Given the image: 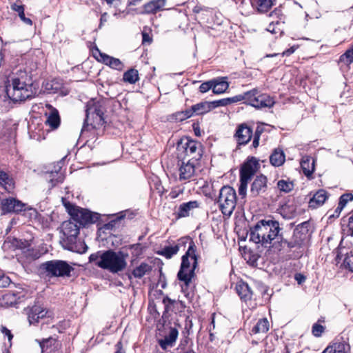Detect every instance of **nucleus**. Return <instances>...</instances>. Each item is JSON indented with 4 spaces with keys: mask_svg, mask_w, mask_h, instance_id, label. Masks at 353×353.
<instances>
[{
    "mask_svg": "<svg viewBox=\"0 0 353 353\" xmlns=\"http://www.w3.org/2000/svg\"><path fill=\"white\" fill-rule=\"evenodd\" d=\"M266 179L267 178H256L252 184V192L258 194L261 191L264 190L267 184Z\"/></svg>",
    "mask_w": 353,
    "mask_h": 353,
    "instance_id": "35",
    "label": "nucleus"
},
{
    "mask_svg": "<svg viewBox=\"0 0 353 353\" xmlns=\"http://www.w3.org/2000/svg\"><path fill=\"white\" fill-rule=\"evenodd\" d=\"M294 279L296 281L297 283L299 285L304 283L306 279L305 276L300 273L296 274L294 276Z\"/></svg>",
    "mask_w": 353,
    "mask_h": 353,
    "instance_id": "59",
    "label": "nucleus"
},
{
    "mask_svg": "<svg viewBox=\"0 0 353 353\" xmlns=\"http://www.w3.org/2000/svg\"><path fill=\"white\" fill-rule=\"evenodd\" d=\"M176 253V246H175V247H167V248H163L160 252V254L161 255L165 256L168 259L171 258Z\"/></svg>",
    "mask_w": 353,
    "mask_h": 353,
    "instance_id": "48",
    "label": "nucleus"
},
{
    "mask_svg": "<svg viewBox=\"0 0 353 353\" xmlns=\"http://www.w3.org/2000/svg\"><path fill=\"white\" fill-rule=\"evenodd\" d=\"M252 134V128L246 123H241L238 126L234 137L238 145H245L250 141Z\"/></svg>",
    "mask_w": 353,
    "mask_h": 353,
    "instance_id": "17",
    "label": "nucleus"
},
{
    "mask_svg": "<svg viewBox=\"0 0 353 353\" xmlns=\"http://www.w3.org/2000/svg\"><path fill=\"white\" fill-rule=\"evenodd\" d=\"M280 26V21H277L276 23L272 22L268 25L266 30L272 34H279V36H281L283 33V31L281 29V28L279 27Z\"/></svg>",
    "mask_w": 353,
    "mask_h": 353,
    "instance_id": "43",
    "label": "nucleus"
},
{
    "mask_svg": "<svg viewBox=\"0 0 353 353\" xmlns=\"http://www.w3.org/2000/svg\"><path fill=\"white\" fill-rule=\"evenodd\" d=\"M115 353H125V352L123 350V346L121 341L118 342L116 345Z\"/></svg>",
    "mask_w": 353,
    "mask_h": 353,
    "instance_id": "63",
    "label": "nucleus"
},
{
    "mask_svg": "<svg viewBox=\"0 0 353 353\" xmlns=\"http://www.w3.org/2000/svg\"><path fill=\"white\" fill-rule=\"evenodd\" d=\"M350 346L343 336L336 338L330 343L322 353H349Z\"/></svg>",
    "mask_w": 353,
    "mask_h": 353,
    "instance_id": "16",
    "label": "nucleus"
},
{
    "mask_svg": "<svg viewBox=\"0 0 353 353\" xmlns=\"http://www.w3.org/2000/svg\"><path fill=\"white\" fill-rule=\"evenodd\" d=\"M11 281L10 278L5 275L3 272L0 271V288H6L8 287Z\"/></svg>",
    "mask_w": 353,
    "mask_h": 353,
    "instance_id": "50",
    "label": "nucleus"
},
{
    "mask_svg": "<svg viewBox=\"0 0 353 353\" xmlns=\"http://www.w3.org/2000/svg\"><path fill=\"white\" fill-rule=\"evenodd\" d=\"M347 234L350 236H353V214L348 219Z\"/></svg>",
    "mask_w": 353,
    "mask_h": 353,
    "instance_id": "54",
    "label": "nucleus"
},
{
    "mask_svg": "<svg viewBox=\"0 0 353 353\" xmlns=\"http://www.w3.org/2000/svg\"><path fill=\"white\" fill-rule=\"evenodd\" d=\"M193 242V241L188 236L182 237L180 239H178V250L180 247L183 246L185 247V245L188 244V248H190V242Z\"/></svg>",
    "mask_w": 353,
    "mask_h": 353,
    "instance_id": "53",
    "label": "nucleus"
},
{
    "mask_svg": "<svg viewBox=\"0 0 353 353\" xmlns=\"http://www.w3.org/2000/svg\"><path fill=\"white\" fill-rule=\"evenodd\" d=\"M0 185L6 191L10 192L14 188V181L13 178H0Z\"/></svg>",
    "mask_w": 353,
    "mask_h": 353,
    "instance_id": "42",
    "label": "nucleus"
},
{
    "mask_svg": "<svg viewBox=\"0 0 353 353\" xmlns=\"http://www.w3.org/2000/svg\"><path fill=\"white\" fill-rule=\"evenodd\" d=\"M339 61L349 65L353 62V46L341 55Z\"/></svg>",
    "mask_w": 353,
    "mask_h": 353,
    "instance_id": "41",
    "label": "nucleus"
},
{
    "mask_svg": "<svg viewBox=\"0 0 353 353\" xmlns=\"http://www.w3.org/2000/svg\"><path fill=\"white\" fill-rule=\"evenodd\" d=\"M80 225L72 219L63 222L61 230L65 238L63 241H66L68 249L73 250L74 244L76 243L77 236L79 233Z\"/></svg>",
    "mask_w": 353,
    "mask_h": 353,
    "instance_id": "9",
    "label": "nucleus"
},
{
    "mask_svg": "<svg viewBox=\"0 0 353 353\" xmlns=\"http://www.w3.org/2000/svg\"><path fill=\"white\" fill-rule=\"evenodd\" d=\"M130 248L132 250V254L136 257H139L143 252V247L140 243L133 244Z\"/></svg>",
    "mask_w": 353,
    "mask_h": 353,
    "instance_id": "47",
    "label": "nucleus"
},
{
    "mask_svg": "<svg viewBox=\"0 0 353 353\" xmlns=\"http://www.w3.org/2000/svg\"><path fill=\"white\" fill-rule=\"evenodd\" d=\"M300 165L305 176H312L315 169V159L310 156H303L300 162Z\"/></svg>",
    "mask_w": 353,
    "mask_h": 353,
    "instance_id": "19",
    "label": "nucleus"
},
{
    "mask_svg": "<svg viewBox=\"0 0 353 353\" xmlns=\"http://www.w3.org/2000/svg\"><path fill=\"white\" fill-rule=\"evenodd\" d=\"M123 79L125 82L134 84L139 80V73L135 69H130L123 74Z\"/></svg>",
    "mask_w": 353,
    "mask_h": 353,
    "instance_id": "36",
    "label": "nucleus"
},
{
    "mask_svg": "<svg viewBox=\"0 0 353 353\" xmlns=\"http://www.w3.org/2000/svg\"><path fill=\"white\" fill-rule=\"evenodd\" d=\"M193 129H194V134H195L196 136H197V137L201 136L200 128H199V127L197 125H196L194 123L193 124Z\"/></svg>",
    "mask_w": 353,
    "mask_h": 353,
    "instance_id": "64",
    "label": "nucleus"
},
{
    "mask_svg": "<svg viewBox=\"0 0 353 353\" xmlns=\"http://www.w3.org/2000/svg\"><path fill=\"white\" fill-rule=\"evenodd\" d=\"M196 246L194 242H190V248H188L185 254L182 256L181 265L178 272V279L184 282L187 286L194 276V271L197 264L196 256Z\"/></svg>",
    "mask_w": 353,
    "mask_h": 353,
    "instance_id": "4",
    "label": "nucleus"
},
{
    "mask_svg": "<svg viewBox=\"0 0 353 353\" xmlns=\"http://www.w3.org/2000/svg\"><path fill=\"white\" fill-rule=\"evenodd\" d=\"M345 265L353 272V253L348 254L344 260Z\"/></svg>",
    "mask_w": 353,
    "mask_h": 353,
    "instance_id": "52",
    "label": "nucleus"
},
{
    "mask_svg": "<svg viewBox=\"0 0 353 353\" xmlns=\"http://www.w3.org/2000/svg\"><path fill=\"white\" fill-rule=\"evenodd\" d=\"M309 223L304 222L299 225L294 231L292 239L288 241L281 232V228L277 221L261 220L249 232L250 240L260 243L268 248L269 253H279L287 249L301 246L310 236Z\"/></svg>",
    "mask_w": 353,
    "mask_h": 353,
    "instance_id": "1",
    "label": "nucleus"
},
{
    "mask_svg": "<svg viewBox=\"0 0 353 353\" xmlns=\"http://www.w3.org/2000/svg\"><path fill=\"white\" fill-rule=\"evenodd\" d=\"M11 9L18 13V14H22L24 11V8L23 5H19L17 3H13L11 6Z\"/></svg>",
    "mask_w": 353,
    "mask_h": 353,
    "instance_id": "55",
    "label": "nucleus"
},
{
    "mask_svg": "<svg viewBox=\"0 0 353 353\" xmlns=\"http://www.w3.org/2000/svg\"><path fill=\"white\" fill-rule=\"evenodd\" d=\"M251 178H241L240 185L239 187V194L244 197L246 194V189L249 179Z\"/></svg>",
    "mask_w": 353,
    "mask_h": 353,
    "instance_id": "45",
    "label": "nucleus"
},
{
    "mask_svg": "<svg viewBox=\"0 0 353 353\" xmlns=\"http://www.w3.org/2000/svg\"><path fill=\"white\" fill-rule=\"evenodd\" d=\"M219 208L224 216H230L236 204V194L234 188L223 186L219 191Z\"/></svg>",
    "mask_w": 353,
    "mask_h": 353,
    "instance_id": "7",
    "label": "nucleus"
},
{
    "mask_svg": "<svg viewBox=\"0 0 353 353\" xmlns=\"http://www.w3.org/2000/svg\"><path fill=\"white\" fill-rule=\"evenodd\" d=\"M194 114L192 110V107L191 106L190 108H188L185 110L178 112V119L180 121H183L191 117Z\"/></svg>",
    "mask_w": 353,
    "mask_h": 353,
    "instance_id": "46",
    "label": "nucleus"
},
{
    "mask_svg": "<svg viewBox=\"0 0 353 353\" xmlns=\"http://www.w3.org/2000/svg\"><path fill=\"white\" fill-rule=\"evenodd\" d=\"M197 142L188 137H183L178 140V160L183 158L185 155L195 153L197 149Z\"/></svg>",
    "mask_w": 353,
    "mask_h": 353,
    "instance_id": "14",
    "label": "nucleus"
},
{
    "mask_svg": "<svg viewBox=\"0 0 353 353\" xmlns=\"http://www.w3.org/2000/svg\"><path fill=\"white\" fill-rule=\"evenodd\" d=\"M270 328L269 321L266 318L259 319L256 324L253 327L252 332L254 334H265Z\"/></svg>",
    "mask_w": 353,
    "mask_h": 353,
    "instance_id": "30",
    "label": "nucleus"
},
{
    "mask_svg": "<svg viewBox=\"0 0 353 353\" xmlns=\"http://www.w3.org/2000/svg\"><path fill=\"white\" fill-rule=\"evenodd\" d=\"M212 88V79L202 83L199 88V91L201 93H205Z\"/></svg>",
    "mask_w": 353,
    "mask_h": 353,
    "instance_id": "49",
    "label": "nucleus"
},
{
    "mask_svg": "<svg viewBox=\"0 0 353 353\" xmlns=\"http://www.w3.org/2000/svg\"><path fill=\"white\" fill-rule=\"evenodd\" d=\"M62 203L71 216L72 219L79 223L80 226L94 223L99 219V214L97 213L74 205L65 199H62Z\"/></svg>",
    "mask_w": 353,
    "mask_h": 353,
    "instance_id": "5",
    "label": "nucleus"
},
{
    "mask_svg": "<svg viewBox=\"0 0 353 353\" xmlns=\"http://www.w3.org/2000/svg\"><path fill=\"white\" fill-rule=\"evenodd\" d=\"M270 17L276 16L280 21L283 19V13L279 8H275L270 14Z\"/></svg>",
    "mask_w": 353,
    "mask_h": 353,
    "instance_id": "56",
    "label": "nucleus"
},
{
    "mask_svg": "<svg viewBox=\"0 0 353 353\" xmlns=\"http://www.w3.org/2000/svg\"><path fill=\"white\" fill-rule=\"evenodd\" d=\"M174 161H175L174 159H170L166 162L167 167L168 169L173 170L174 171L175 170Z\"/></svg>",
    "mask_w": 353,
    "mask_h": 353,
    "instance_id": "62",
    "label": "nucleus"
},
{
    "mask_svg": "<svg viewBox=\"0 0 353 353\" xmlns=\"http://www.w3.org/2000/svg\"><path fill=\"white\" fill-rule=\"evenodd\" d=\"M285 156L281 148H275L270 156V161L274 166H280L284 163Z\"/></svg>",
    "mask_w": 353,
    "mask_h": 353,
    "instance_id": "27",
    "label": "nucleus"
},
{
    "mask_svg": "<svg viewBox=\"0 0 353 353\" xmlns=\"http://www.w3.org/2000/svg\"><path fill=\"white\" fill-rule=\"evenodd\" d=\"M42 353H51L52 350L59 345L58 342L53 338H48L39 342Z\"/></svg>",
    "mask_w": 353,
    "mask_h": 353,
    "instance_id": "29",
    "label": "nucleus"
},
{
    "mask_svg": "<svg viewBox=\"0 0 353 353\" xmlns=\"http://www.w3.org/2000/svg\"><path fill=\"white\" fill-rule=\"evenodd\" d=\"M324 331V327L320 324L315 323L312 326V334L314 336L319 337L321 336Z\"/></svg>",
    "mask_w": 353,
    "mask_h": 353,
    "instance_id": "51",
    "label": "nucleus"
},
{
    "mask_svg": "<svg viewBox=\"0 0 353 353\" xmlns=\"http://www.w3.org/2000/svg\"><path fill=\"white\" fill-rule=\"evenodd\" d=\"M243 97V103L251 105L256 109L272 108L274 103V99L266 93H262L259 89L254 88L241 94Z\"/></svg>",
    "mask_w": 353,
    "mask_h": 353,
    "instance_id": "6",
    "label": "nucleus"
},
{
    "mask_svg": "<svg viewBox=\"0 0 353 353\" xmlns=\"http://www.w3.org/2000/svg\"><path fill=\"white\" fill-rule=\"evenodd\" d=\"M179 176H192L194 172V165L189 161L186 164L183 163V165L179 168Z\"/></svg>",
    "mask_w": 353,
    "mask_h": 353,
    "instance_id": "37",
    "label": "nucleus"
},
{
    "mask_svg": "<svg viewBox=\"0 0 353 353\" xmlns=\"http://www.w3.org/2000/svg\"><path fill=\"white\" fill-rule=\"evenodd\" d=\"M48 276L63 277L69 276L73 268L66 261L61 260H52L42 263L40 266Z\"/></svg>",
    "mask_w": 353,
    "mask_h": 353,
    "instance_id": "8",
    "label": "nucleus"
},
{
    "mask_svg": "<svg viewBox=\"0 0 353 353\" xmlns=\"http://www.w3.org/2000/svg\"><path fill=\"white\" fill-rule=\"evenodd\" d=\"M229 88V83L225 80V78L212 79V92L215 94H223Z\"/></svg>",
    "mask_w": 353,
    "mask_h": 353,
    "instance_id": "24",
    "label": "nucleus"
},
{
    "mask_svg": "<svg viewBox=\"0 0 353 353\" xmlns=\"http://www.w3.org/2000/svg\"><path fill=\"white\" fill-rule=\"evenodd\" d=\"M310 196L308 208L311 210H315L323 205L325 201L329 199L330 194L324 189H319L311 192Z\"/></svg>",
    "mask_w": 353,
    "mask_h": 353,
    "instance_id": "13",
    "label": "nucleus"
},
{
    "mask_svg": "<svg viewBox=\"0 0 353 353\" xmlns=\"http://www.w3.org/2000/svg\"><path fill=\"white\" fill-rule=\"evenodd\" d=\"M176 339V329L173 328L171 330L169 336H165V339L159 341V345L163 349L165 350L168 347L173 346L175 343Z\"/></svg>",
    "mask_w": 353,
    "mask_h": 353,
    "instance_id": "32",
    "label": "nucleus"
},
{
    "mask_svg": "<svg viewBox=\"0 0 353 353\" xmlns=\"http://www.w3.org/2000/svg\"><path fill=\"white\" fill-rule=\"evenodd\" d=\"M194 12L196 14V18L198 19L203 21L205 20V15L208 16L212 14V11L210 9H203L198 6L194 8Z\"/></svg>",
    "mask_w": 353,
    "mask_h": 353,
    "instance_id": "44",
    "label": "nucleus"
},
{
    "mask_svg": "<svg viewBox=\"0 0 353 353\" xmlns=\"http://www.w3.org/2000/svg\"><path fill=\"white\" fill-rule=\"evenodd\" d=\"M236 293L240 296L241 299L247 301L250 300L252 296V291L248 285V283L241 281L236 283L235 287Z\"/></svg>",
    "mask_w": 353,
    "mask_h": 353,
    "instance_id": "22",
    "label": "nucleus"
},
{
    "mask_svg": "<svg viewBox=\"0 0 353 353\" xmlns=\"http://www.w3.org/2000/svg\"><path fill=\"white\" fill-rule=\"evenodd\" d=\"M26 210H28V214L31 219H38L39 214L35 209L32 208H26Z\"/></svg>",
    "mask_w": 353,
    "mask_h": 353,
    "instance_id": "57",
    "label": "nucleus"
},
{
    "mask_svg": "<svg viewBox=\"0 0 353 353\" xmlns=\"http://www.w3.org/2000/svg\"><path fill=\"white\" fill-rule=\"evenodd\" d=\"M353 200V194L352 193H346L342 194L339 198V201L337 208L335 209L334 212L331 214L330 211L328 212L329 218H337L339 216L341 211L345 207L347 203Z\"/></svg>",
    "mask_w": 353,
    "mask_h": 353,
    "instance_id": "21",
    "label": "nucleus"
},
{
    "mask_svg": "<svg viewBox=\"0 0 353 353\" xmlns=\"http://www.w3.org/2000/svg\"><path fill=\"white\" fill-rule=\"evenodd\" d=\"M6 93L13 102L31 98L35 93L31 73L23 67L17 68L8 80Z\"/></svg>",
    "mask_w": 353,
    "mask_h": 353,
    "instance_id": "2",
    "label": "nucleus"
},
{
    "mask_svg": "<svg viewBox=\"0 0 353 353\" xmlns=\"http://www.w3.org/2000/svg\"><path fill=\"white\" fill-rule=\"evenodd\" d=\"M194 114L201 115L212 110L210 101H203L192 105Z\"/></svg>",
    "mask_w": 353,
    "mask_h": 353,
    "instance_id": "31",
    "label": "nucleus"
},
{
    "mask_svg": "<svg viewBox=\"0 0 353 353\" xmlns=\"http://www.w3.org/2000/svg\"><path fill=\"white\" fill-rule=\"evenodd\" d=\"M19 18L23 23L28 26H31L32 24V20L30 18H27L25 16L24 11L22 12V14H19Z\"/></svg>",
    "mask_w": 353,
    "mask_h": 353,
    "instance_id": "60",
    "label": "nucleus"
},
{
    "mask_svg": "<svg viewBox=\"0 0 353 353\" xmlns=\"http://www.w3.org/2000/svg\"><path fill=\"white\" fill-rule=\"evenodd\" d=\"M165 6V0H153L144 6L145 13H156Z\"/></svg>",
    "mask_w": 353,
    "mask_h": 353,
    "instance_id": "28",
    "label": "nucleus"
},
{
    "mask_svg": "<svg viewBox=\"0 0 353 353\" xmlns=\"http://www.w3.org/2000/svg\"><path fill=\"white\" fill-rule=\"evenodd\" d=\"M46 123L52 129H56L59 126L60 117L57 110H53V112H49Z\"/></svg>",
    "mask_w": 353,
    "mask_h": 353,
    "instance_id": "34",
    "label": "nucleus"
},
{
    "mask_svg": "<svg viewBox=\"0 0 353 353\" xmlns=\"http://www.w3.org/2000/svg\"><path fill=\"white\" fill-rule=\"evenodd\" d=\"M2 332L8 336V341H11L12 337H13V335L12 334V333L10 332V331L7 329L6 327H3L2 328Z\"/></svg>",
    "mask_w": 353,
    "mask_h": 353,
    "instance_id": "61",
    "label": "nucleus"
},
{
    "mask_svg": "<svg viewBox=\"0 0 353 353\" xmlns=\"http://www.w3.org/2000/svg\"><path fill=\"white\" fill-rule=\"evenodd\" d=\"M264 130H265V127L263 125L259 124L256 126L255 132H254V134H252L254 137V139H253L252 146L254 148H256L259 146L260 137H261V134L264 132Z\"/></svg>",
    "mask_w": 353,
    "mask_h": 353,
    "instance_id": "40",
    "label": "nucleus"
},
{
    "mask_svg": "<svg viewBox=\"0 0 353 353\" xmlns=\"http://www.w3.org/2000/svg\"><path fill=\"white\" fill-rule=\"evenodd\" d=\"M192 327V320L189 317L185 318V332H183V334L185 336V339L181 340L180 346L182 349L185 347V346L188 345L189 343V339L185 336L186 334H189L190 330Z\"/></svg>",
    "mask_w": 353,
    "mask_h": 353,
    "instance_id": "39",
    "label": "nucleus"
},
{
    "mask_svg": "<svg viewBox=\"0 0 353 353\" xmlns=\"http://www.w3.org/2000/svg\"><path fill=\"white\" fill-rule=\"evenodd\" d=\"M197 208H199V203L196 201L181 204L178 211V218L188 216L191 212Z\"/></svg>",
    "mask_w": 353,
    "mask_h": 353,
    "instance_id": "26",
    "label": "nucleus"
},
{
    "mask_svg": "<svg viewBox=\"0 0 353 353\" xmlns=\"http://www.w3.org/2000/svg\"><path fill=\"white\" fill-rule=\"evenodd\" d=\"M28 319L30 325H35L46 318H52L53 312L43 308L41 305H35L28 309L27 312Z\"/></svg>",
    "mask_w": 353,
    "mask_h": 353,
    "instance_id": "12",
    "label": "nucleus"
},
{
    "mask_svg": "<svg viewBox=\"0 0 353 353\" xmlns=\"http://www.w3.org/2000/svg\"><path fill=\"white\" fill-rule=\"evenodd\" d=\"M259 168V160L254 157H248L241 165L239 176H254Z\"/></svg>",
    "mask_w": 353,
    "mask_h": 353,
    "instance_id": "15",
    "label": "nucleus"
},
{
    "mask_svg": "<svg viewBox=\"0 0 353 353\" xmlns=\"http://www.w3.org/2000/svg\"><path fill=\"white\" fill-rule=\"evenodd\" d=\"M297 48H298V46H293L290 47V48L283 51V53L281 54V56L282 57H284V56L289 57L290 55H291L292 54H293L295 52V50L297 49Z\"/></svg>",
    "mask_w": 353,
    "mask_h": 353,
    "instance_id": "58",
    "label": "nucleus"
},
{
    "mask_svg": "<svg viewBox=\"0 0 353 353\" xmlns=\"http://www.w3.org/2000/svg\"><path fill=\"white\" fill-rule=\"evenodd\" d=\"M243 100V97H241V94H238L232 97L223 98L221 99L210 101V104L213 110L218 107L228 106L232 103H236L242 101Z\"/></svg>",
    "mask_w": 353,
    "mask_h": 353,
    "instance_id": "23",
    "label": "nucleus"
},
{
    "mask_svg": "<svg viewBox=\"0 0 353 353\" xmlns=\"http://www.w3.org/2000/svg\"><path fill=\"white\" fill-rule=\"evenodd\" d=\"M105 108L103 102L97 101L95 99L90 100L86 106V119L88 121L90 117L93 119H96L98 122H101L103 120Z\"/></svg>",
    "mask_w": 353,
    "mask_h": 353,
    "instance_id": "11",
    "label": "nucleus"
},
{
    "mask_svg": "<svg viewBox=\"0 0 353 353\" xmlns=\"http://www.w3.org/2000/svg\"><path fill=\"white\" fill-rule=\"evenodd\" d=\"M277 187L281 192L288 193L293 190L294 183L292 181H290L288 178L286 180L282 179L279 181Z\"/></svg>",
    "mask_w": 353,
    "mask_h": 353,
    "instance_id": "38",
    "label": "nucleus"
},
{
    "mask_svg": "<svg viewBox=\"0 0 353 353\" xmlns=\"http://www.w3.org/2000/svg\"><path fill=\"white\" fill-rule=\"evenodd\" d=\"M26 203L14 197L0 199V208L3 214L19 213L26 210Z\"/></svg>",
    "mask_w": 353,
    "mask_h": 353,
    "instance_id": "10",
    "label": "nucleus"
},
{
    "mask_svg": "<svg viewBox=\"0 0 353 353\" xmlns=\"http://www.w3.org/2000/svg\"><path fill=\"white\" fill-rule=\"evenodd\" d=\"M65 158V157L62 158V159L57 163L44 165L41 169V174L50 175L57 174L59 175V176H64L65 169H63V165Z\"/></svg>",
    "mask_w": 353,
    "mask_h": 353,
    "instance_id": "18",
    "label": "nucleus"
},
{
    "mask_svg": "<svg viewBox=\"0 0 353 353\" xmlns=\"http://www.w3.org/2000/svg\"><path fill=\"white\" fill-rule=\"evenodd\" d=\"M128 256V254L121 251L109 250L90 254L89 261L94 263L99 268L115 274L126 268Z\"/></svg>",
    "mask_w": 353,
    "mask_h": 353,
    "instance_id": "3",
    "label": "nucleus"
},
{
    "mask_svg": "<svg viewBox=\"0 0 353 353\" xmlns=\"http://www.w3.org/2000/svg\"><path fill=\"white\" fill-rule=\"evenodd\" d=\"M100 61L102 63L114 70H122L124 68L123 63L119 59L110 57L105 53H100Z\"/></svg>",
    "mask_w": 353,
    "mask_h": 353,
    "instance_id": "20",
    "label": "nucleus"
},
{
    "mask_svg": "<svg viewBox=\"0 0 353 353\" xmlns=\"http://www.w3.org/2000/svg\"><path fill=\"white\" fill-rule=\"evenodd\" d=\"M151 270L152 267L149 264L146 263H141L139 266L133 270L132 274L134 278L141 279Z\"/></svg>",
    "mask_w": 353,
    "mask_h": 353,
    "instance_id": "33",
    "label": "nucleus"
},
{
    "mask_svg": "<svg viewBox=\"0 0 353 353\" xmlns=\"http://www.w3.org/2000/svg\"><path fill=\"white\" fill-rule=\"evenodd\" d=\"M250 1L252 6L256 8L258 12L264 13L272 8L276 0H250Z\"/></svg>",
    "mask_w": 353,
    "mask_h": 353,
    "instance_id": "25",
    "label": "nucleus"
}]
</instances>
